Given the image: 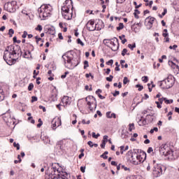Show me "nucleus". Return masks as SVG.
<instances>
[{"label":"nucleus","mask_w":179,"mask_h":179,"mask_svg":"<svg viewBox=\"0 0 179 179\" xmlns=\"http://www.w3.org/2000/svg\"><path fill=\"white\" fill-rule=\"evenodd\" d=\"M19 57H22V48L20 45L7 46L3 58L8 65H13Z\"/></svg>","instance_id":"obj_1"},{"label":"nucleus","mask_w":179,"mask_h":179,"mask_svg":"<svg viewBox=\"0 0 179 179\" xmlns=\"http://www.w3.org/2000/svg\"><path fill=\"white\" fill-rule=\"evenodd\" d=\"M62 59L64 62L65 68L68 69H75L80 64V59L72 55L71 52H67L62 56Z\"/></svg>","instance_id":"obj_2"},{"label":"nucleus","mask_w":179,"mask_h":179,"mask_svg":"<svg viewBox=\"0 0 179 179\" xmlns=\"http://www.w3.org/2000/svg\"><path fill=\"white\" fill-rule=\"evenodd\" d=\"M128 155H131V163L135 166L143 163L146 160V152L141 150H134V152L129 150Z\"/></svg>","instance_id":"obj_3"},{"label":"nucleus","mask_w":179,"mask_h":179,"mask_svg":"<svg viewBox=\"0 0 179 179\" xmlns=\"http://www.w3.org/2000/svg\"><path fill=\"white\" fill-rule=\"evenodd\" d=\"M71 175L66 172L61 171L59 169L55 166L51 168V172L48 173L45 179H69Z\"/></svg>","instance_id":"obj_4"},{"label":"nucleus","mask_w":179,"mask_h":179,"mask_svg":"<svg viewBox=\"0 0 179 179\" xmlns=\"http://www.w3.org/2000/svg\"><path fill=\"white\" fill-rule=\"evenodd\" d=\"M62 14L66 20H71L73 16V1L66 0L64 6L62 7Z\"/></svg>","instance_id":"obj_5"},{"label":"nucleus","mask_w":179,"mask_h":179,"mask_svg":"<svg viewBox=\"0 0 179 179\" xmlns=\"http://www.w3.org/2000/svg\"><path fill=\"white\" fill-rule=\"evenodd\" d=\"M39 17L41 20H45L47 17L51 16L52 12V7L50 4L42 5L38 9Z\"/></svg>","instance_id":"obj_6"},{"label":"nucleus","mask_w":179,"mask_h":179,"mask_svg":"<svg viewBox=\"0 0 179 179\" xmlns=\"http://www.w3.org/2000/svg\"><path fill=\"white\" fill-rule=\"evenodd\" d=\"M158 85H159V87L164 90H167V89L173 87V86H174V80H173V76H169L166 79L158 82Z\"/></svg>","instance_id":"obj_7"},{"label":"nucleus","mask_w":179,"mask_h":179,"mask_svg":"<svg viewBox=\"0 0 179 179\" xmlns=\"http://www.w3.org/2000/svg\"><path fill=\"white\" fill-rule=\"evenodd\" d=\"M152 164H153L152 174L154 177L155 178L160 177V176L163 174V169L166 170V167L156 163V160L152 161Z\"/></svg>","instance_id":"obj_8"},{"label":"nucleus","mask_w":179,"mask_h":179,"mask_svg":"<svg viewBox=\"0 0 179 179\" xmlns=\"http://www.w3.org/2000/svg\"><path fill=\"white\" fill-rule=\"evenodd\" d=\"M16 5H17V2L16 1L7 2L4 4L3 9L10 13H15L16 12Z\"/></svg>","instance_id":"obj_9"},{"label":"nucleus","mask_w":179,"mask_h":179,"mask_svg":"<svg viewBox=\"0 0 179 179\" xmlns=\"http://www.w3.org/2000/svg\"><path fill=\"white\" fill-rule=\"evenodd\" d=\"M104 41H110V45L112 47L110 48L112 51H118V48H120V43H118V38H113L111 39H104Z\"/></svg>","instance_id":"obj_10"},{"label":"nucleus","mask_w":179,"mask_h":179,"mask_svg":"<svg viewBox=\"0 0 179 179\" xmlns=\"http://www.w3.org/2000/svg\"><path fill=\"white\" fill-rule=\"evenodd\" d=\"M169 150H170V147L167 144H162L159 147V153L162 156H167Z\"/></svg>","instance_id":"obj_11"},{"label":"nucleus","mask_w":179,"mask_h":179,"mask_svg":"<svg viewBox=\"0 0 179 179\" xmlns=\"http://www.w3.org/2000/svg\"><path fill=\"white\" fill-rule=\"evenodd\" d=\"M146 20H148V23L145 24V26H147V29L148 30H150L151 27H153V23H155V20H156V18L149 16L145 19Z\"/></svg>","instance_id":"obj_12"},{"label":"nucleus","mask_w":179,"mask_h":179,"mask_svg":"<svg viewBox=\"0 0 179 179\" xmlns=\"http://www.w3.org/2000/svg\"><path fill=\"white\" fill-rule=\"evenodd\" d=\"M87 26V30H89V31H94V30H96V27L94 26V20H90L88 21V22L86 24Z\"/></svg>","instance_id":"obj_13"},{"label":"nucleus","mask_w":179,"mask_h":179,"mask_svg":"<svg viewBox=\"0 0 179 179\" xmlns=\"http://www.w3.org/2000/svg\"><path fill=\"white\" fill-rule=\"evenodd\" d=\"M57 122H59V124L57 125V127H59V125H61V119L57 118V120H53L52 121V128L54 131L55 129H57Z\"/></svg>","instance_id":"obj_14"},{"label":"nucleus","mask_w":179,"mask_h":179,"mask_svg":"<svg viewBox=\"0 0 179 179\" xmlns=\"http://www.w3.org/2000/svg\"><path fill=\"white\" fill-rule=\"evenodd\" d=\"M62 103H63V104H66V106L71 104V101L69 99V96H64L63 97V99H62Z\"/></svg>","instance_id":"obj_15"},{"label":"nucleus","mask_w":179,"mask_h":179,"mask_svg":"<svg viewBox=\"0 0 179 179\" xmlns=\"http://www.w3.org/2000/svg\"><path fill=\"white\" fill-rule=\"evenodd\" d=\"M3 120L5 121V122H9V121H10V115H9V113H6L3 115Z\"/></svg>","instance_id":"obj_16"},{"label":"nucleus","mask_w":179,"mask_h":179,"mask_svg":"<svg viewBox=\"0 0 179 179\" xmlns=\"http://www.w3.org/2000/svg\"><path fill=\"white\" fill-rule=\"evenodd\" d=\"M106 117L107 118H117V115L115 113H111V112H107L106 113Z\"/></svg>","instance_id":"obj_17"},{"label":"nucleus","mask_w":179,"mask_h":179,"mask_svg":"<svg viewBox=\"0 0 179 179\" xmlns=\"http://www.w3.org/2000/svg\"><path fill=\"white\" fill-rule=\"evenodd\" d=\"M101 90H100V89H98L96 91V94H97L98 95V96L99 97V99H101V100H104V99H106V97L105 96H103L102 95H101V94L100 93H101Z\"/></svg>","instance_id":"obj_18"},{"label":"nucleus","mask_w":179,"mask_h":179,"mask_svg":"<svg viewBox=\"0 0 179 179\" xmlns=\"http://www.w3.org/2000/svg\"><path fill=\"white\" fill-rule=\"evenodd\" d=\"M48 34H50V36H54L55 34V29L54 27L49 28L48 29Z\"/></svg>","instance_id":"obj_19"},{"label":"nucleus","mask_w":179,"mask_h":179,"mask_svg":"<svg viewBox=\"0 0 179 179\" xmlns=\"http://www.w3.org/2000/svg\"><path fill=\"white\" fill-rule=\"evenodd\" d=\"M174 152L169 148V150H168L167 152V156H169V157H173Z\"/></svg>","instance_id":"obj_20"},{"label":"nucleus","mask_w":179,"mask_h":179,"mask_svg":"<svg viewBox=\"0 0 179 179\" xmlns=\"http://www.w3.org/2000/svg\"><path fill=\"white\" fill-rule=\"evenodd\" d=\"M145 120H147V121H148V122H152V121H153V116H152L150 115H147Z\"/></svg>","instance_id":"obj_21"},{"label":"nucleus","mask_w":179,"mask_h":179,"mask_svg":"<svg viewBox=\"0 0 179 179\" xmlns=\"http://www.w3.org/2000/svg\"><path fill=\"white\" fill-rule=\"evenodd\" d=\"M129 131H130V132H132V130L133 129H135V124H134V123H131V124H129Z\"/></svg>","instance_id":"obj_22"},{"label":"nucleus","mask_w":179,"mask_h":179,"mask_svg":"<svg viewBox=\"0 0 179 179\" xmlns=\"http://www.w3.org/2000/svg\"><path fill=\"white\" fill-rule=\"evenodd\" d=\"M128 48H130V50H131V51H134V48H136V43H134L133 45L132 44H129L127 45Z\"/></svg>","instance_id":"obj_23"},{"label":"nucleus","mask_w":179,"mask_h":179,"mask_svg":"<svg viewBox=\"0 0 179 179\" xmlns=\"http://www.w3.org/2000/svg\"><path fill=\"white\" fill-rule=\"evenodd\" d=\"M13 34H15V30H13V29H10L8 30L9 37H13Z\"/></svg>","instance_id":"obj_24"},{"label":"nucleus","mask_w":179,"mask_h":179,"mask_svg":"<svg viewBox=\"0 0 179 179\" xmlns=\"http://www.w3.org/2000/svg\"><path fill=\"white\" fill-rule=\"evenodd\" d=\"M116 29L117 31L122 30L124 29V24L122 22L119 23V26Z\"/></svg>","instance_id":"obj_25"},{"label":"nucleus","mask_w":179,"mask_h":179,"mask_svg":"<svg viewBox=\"0 0 179 179\" xmlns=\"http://www.w3.org/2000/svg\"><path fill=\"white\" fill-rule=\"evenodd\" d=\"M83 64H84V69H87V68H89V61L85 60Z\"/></svg>","instance_id":"obj_26"},{"label":"nucleus","mask_w":179,"mask_h":179,"mask_svg":"<svg viewBox=\"0 0 179 179\" xmlns=\"http://www.w3.org/2000/svg\"><path fill=\"white\" fill-rule=\"evenodd\" d=\"M164 103H166V104H171V103H173V99L169 100L167 99V98H164Z\"/></svg>","instance_id":"obj_27"},{"label":"nucleus","mask_w":179,"mask_h":179,"mask_svg":"<svg viewBox=\"0 0 179 179\" xmlns=\"http://www.w3.org/2000/svg\"><path fill=\"white\" fill-rule=\"evenodd\" d=\"M34 88V85L33 83H30L28 86L29 92H31V90H33Z\"/></svg>","instance_id":"obj_28"},{"label":"nucleus","mask_w":179,"mask_h":179,"mask_svg":"<svg viewBox=\"0 0 179 179\" xmlns=\"http://www.w3.org/2000/svg\"><path fill=\"white\" fill-rule=\"evenodd\" d=\"M107 82H113V79H114V76L110 75L109 77H106Z\"/></svg>","instance_id":"obj_29"},{"label":"nucleus","mask_w":179,"mask_h":179,"mask_svg":"<svg viewBox=\"0 0 179 179\" xmlns=\"http://www.w3.org/2000/svg\"><path fill=\"white\" fill-rule=\"evenodd\" d=\"M14 148H16L17 150H20V145L19 143H16V142L13 143Z\"/></svg>","instance_id":"obj_30"},{"label":"nucleus","mask_w":179,"mask_h":179,"mask_svg":"<svg viewBox=\"0 0 179 179\" xmlns=\"http://www.w3.org/2000/svg\"><path fill=\"white\" fill-rule=\"evenodd\" d=\"M92 104H93V103L87 101L88 108L90 110V111H93V107H92Z\"/></svg>","instance_id":"obj_31"},{"label":"nucleus","mask_w":179,"mask_h":179,"mask_svg":"<svg viewBox=\"0 0 179 179\" xmlns=\"http://www.w3.org/2000/svg\"><path fill=\"white\" fill-rule=\"evenodd\" d=\"M163 37H169V33H167V29H164V33L162 34Z\"/></svg>","instance_id":"obj_32"},{"label":"nucleus","mask_w":179,"mask_h":179,"mask_svg":"<svg viewBox=\"0 0 179 179\" xmlns=\"http://www.w3.org/2000/svg\"><path fill=\"white\" fill-rule=\"evenodd\" d=\"M77 43L80 44L82 47L85 46V43L82 41V40H80V38L77 39Z\"/></svg>","instance_id":"obj_33"},{"label":"nucleus","mask_w":179,"mask_h":179,"mask_svg":"<svg viewBox=\"0 0 179 179\" xmlns=\"http://www.w3.org/2000/svg\"><path fill=\"white\" fill-rule=\"evenodd\" d=\"M136 87H138V92H142V90H143V86L139 84H137Z\"/></svg>","instance_id":"obj_34"},{"label":"nucleus","mask_w":179,"mask_h":179,"mask_svg":"<svg viewBox=\"0 0 179 179\" xmlns=\"http://www.w3.org/2000/svg\"><path fill=\"white\" fill-rule=\"evenodd\" d=\"M131 29H132V30H134V31H135V33H137V31H139V29H138L136 27H135V24H134L131 26Z\"/></svg>","instance_id":"obj_35"},{"label":"nucleus","mask_w":179,"mask_h":179,"mask_svg":"<svg viewBox=\"0 0 179 179\" xmlns=\"http://www.w3.org/2000/svg\"><path fill=\"white\" fill-rule=\"evenodd\" d=\"M121 169H122L123 170H124V171H131V169L127 166H125V165H122L121 166Z\"/></svg>","instance_id":"obj_36"},{"label":"nucleus","mask_w":179,"mask_h":179,"mask_svg":"<svg viewBox=\"0 0 179 179\" xmlns=\"http://www.w3.org/2000/svg\"><path fill=\"white\" fill-rule=\"evenodd\" d=\"M106 143H107V141H102L101 144V149H104V148H106Z\"/></svg>","instance_id":"obj_37"},{"label":"nucleus","mask_w":179,"mask_h":179,"mask_svg":"<svg viewBox=\"0 0 179 179\" xmlns=\"http://www.w3.org/2000/svg\"><path fill=\"white\" fill-rule=\"evenodd\" d=\"M128 52V49L124 48L122 51V57H125V55Z\"/></svg>","instance_id":"obj_38"},{"label":"nucleus","mask_w":179,"mask_h":179,"mask_svg":"<svg viewBox=\"0 0 179 179\" xmlns=\"http://www.w3.org/2000/svg\"><path fill=\"white\" fill-rule=\"evenodd\" d=\"M127 83H129V80H128V77H124L123 79V84L127 85Z\"/></svg>","instance_id":"obj_39"},{"label":"nucleus","mask_w":179,"mask_h":179,"mask_svg":"<svg viewBox=\"0 0 179 179\" xmlns=\"http://www.w3.org/2000/svg\"><path fill=\"white\" fill-rule=\"evenodd\" d=\"M143 117H141V118L138 122V124L140 127H143Z\"/></svg>","instance_id":"obj_40"},{"label":"nucleus","mask_w":179,"mask_h":179,"mask_svg":"<svg viewBox=\"0 0 179 179\" xmlns=\"http://www.w3.org/2000/svg\"><path fill=\"white\" fill-rule=\"evenodd\" d=\"M38 122L39 123L37 124V127L40 128L41 125H43V120H41V119H38Z\"/></svg>","instance_id":"obj_41"},{"label":"nucleus","mask_w":179,"mask_h":179,"mask_svg":"<svg viewBox=\"0 0 179 179\" xmlns=\"http://www.w3.org/2000/svg\"><path fill=\"white\" fill-rule=\"evenodd\" d=\"M37 100H38V99L37 98V96H31V102L34 103V101H37Z\"/></svg>","instance_id":"obj_42"},{"label":"nucleus","mask_w":179,"mask_h":179,"mask_svg":"<svg viewBox=\"0 0 179 179\" xmlns=\"http://www.w3.org/2000/svg\"><path fill=\"white\" fill-rule=\"evenodd\" d=\"M35 29L37 30L38 31H41V30H43V27L38 24Z\"/></svg>","instance_id":"obj_43"},{"label":"nucleus","mask_w":179,"mask_h":179,"mask_svg":"<svg viewBox=\"0 0 179 179\" xmlns=\"http://www.w3.org/2000/svg\"><path fill=\"white\" fill-rule=\"evenodd\" d=\"M143 79V82H144V83H147L148 80H149V78H148V76H143L142 78Z\"/></svg>","instance_id":"obj_44"},{"label":"nucleus","mask_w":179,"mask_h":179,"mask_svg":"<svg viewBox=\"0 0 179 179\" xmlns=\"http://www.w3.org/2000/svg\"><path fill=\"white\" fill-rule=\"evenodd\" d=\"M30 120H31V124H35L36 121H35L34 120H33V117L29 116V117H28V121H30Z\"/></svg>","instance_id":"obj_45"},{"label":"nucleus","mask_w":179,"mask_h":179,"mask_svg":"<svg viewBox=\"0 0 179 179\" xmlns=\"http://www.w3.org/2000/svg\"><path fill=\"white\" fill-rule=\"evenodd\" d=\"M113 64H114V60L113 59H110L106 62V65H113Z\"/></svg>","instance_id":"obj_46"},{"label":"nucleus","mask_w":179,"mask_h":179,"mask_svg":"<svg viewBox=\"0 0 179 179\" xmlns=\"http://www.w3.org/2000/svg\"><path fill=\"white\" fill-rule=\"evenodd\" d=\"M178 47V45H173V46L170 45L169 49L170 50H176V48H177Z\"/></svg>","instance_id":"obj_47"},{"label":"nucleus","mask_w":179,"mask_h":179,"mask_svg":"<svg viewBox=\"0 0 179 179\" xmlns=\"http://www.w3.org/2000/svg\"><path fill=\"white\" fill-rule=\"evenodd\" d=\"M39 108L40 110H43V113H45L47 111V109H45V107L43 106H39Z\"/></svg>","instance_id":"obj_48"},{"label":"nucleus","mask_w":179,"mask_h":179,"mask_svg":"<svg viewBox=\"0 0 179 179\" xmlns=\"http://www.w3.org/2000/svg\"><path fill=\"white\" fill-rule=\"evenodd\" d=\"M120 94V91H115L113 94V96L114 97H117Z\"/></svg>","instance_id":"obj_49"},{"label":"nucleus","mask_w":179,"mask_h":179,"mask_svg":"<svg viewBox=\"0 0 179 179\" xmlns=\"http://www.w3.org/2000/svg\"><path fill=\"white\" fill-rule=\"evenodd\" d=\"M22 38H26L27 37V31H24L23 34L22 35Z\"/></svg>","instance_id":"obj_50"},{"label":"nucleus","mask_w":179,"mask_h":179,"mask_svg":"<svg viewBox=\"0 0 179 179\" xmlns=\"http://www.w3.org/2000/svg\"><path fill=\"white\" fill-rule=\"evenodd\" d=\"M155 103L157 104V108H162V105L160 104V102L155 101Z\"/></svg>","instance_id":"obj_51"},{"label":"nucleus","mask_w":179,"mask_h":179,"mask_svg":"<svg viewBox=\"0 0 179 179\" xmlns=\"http://www.w3.org/2000/svg\"><path fill=\"white\" fill-rule=\"evenodd\" d=\"M164 97H162V98H159V101L160 103V104H163V102L164 101Z\"/></svg>","instance_id":"obj_52"},{"label":"nucleus","mask_w":179,"mask_h":179,"mask_svg":"<svg viewBox=\"0 0 179 179\" xmlns=\"http://www.w3.org/2000/svg\"><path fill=\"white\" fill-rule=\"evenodd\" d=\"M80 170L82 173H85V170H86V166H80Z\"/></svg>","instance_id":"obj_53"},{"label":"nucleus","mask_w":179,"mask_h":179,"mask_svg":"<svg viewBox=\"0 0 179 179\" xmlns=\"http://www.w3.org/2000/svg\"><path fill=\"white\" fill-rule=\"evenodd\" d=\"M104 154H102L100 157H102L103 159H104V160H107V159H108V157L107 155H105Z\"/></svg>","instance_id":"obj_54"},{"label":"nucleus","mask_w":179,"mask_h":179,"mask_svg":"<svg viewBox=\"0 0 179 179\" xmlns=\"http://www.w3.org/2000/svg\"><path fill=\"white\" fill-rule=\"evenodd\" d=\"M58 37H59V40H64V36H62V33H59Z\"/></svg>","instance_id":"obj_55"},{"label":"nucleus","mask_w":179,"mask_h":179,"mask_svg":"<svg viewBox=\"0 0 179 179\" xmlns=\"http://www.w3.org/2000/svg\"><path fill=\"white\" fill-rule=\"evenodd\" d=\"M35 39L36 40V43H38V41H43V39L41 38H38V36H35Z\"/></svg>","instance_id":"obj_56"},{"label":"nucleus","mask_w":179,"mask_h":179,"mask_svg":"<svg viewBox=\"0 0 179 179\" xmlns=\"http://www.w3.org/2000/svg\"><path fill=\"white\" fill-rule=\"evenodd\" d=\"M40 80H41V78H40V77L36 78V83L38 85H40L41 83V82H40Z\"/></svg>","instance_id":"obj_57"},{"label":"nucleus","mask_w":179,"mask_h":179,"mask_svg":"<svg viewBox=\"0 0 179 179\" xmlns=\"http://www.w3.org/2000/svg\"><path fill=\"white\" fill-rule=\"evenodd\" d=\"M147 152L148 153H152V152H153V148L152 147H149Z\"/></svg>","instance_id":"obj_58"},{"label":"nucleus","mask_w":179,"mask_h":179,"mask_svg":"<svg viewBox=\"0 0 179 179\" xmlns=\"http://www.w3.org/2000/svg\"><path fill=\"white\" fill-rule=\"evenodd\" d=\"M85 90H90V92H92V90H93V88H92V87L89 88V85H86Z\"/></svg>","instance_id":"obj_59"},{"label":"nucleus","mask_w":179,"mask_h":179,"mask_svg":"<svg viewBox=\"0 0 179 179\" xmlns=\"http://www.w3.org/2000/svg\"><path fill=\"white\" fill-rule=\"evenodd\" d=\"M166 13H167V8H164V12L162 13V16H166Z\"/></svg>","instance_id":"obj_60"},{"label":"nucleus","mask_w":179,"mask_h":179,"mask_svg":"<svg viewBox=\"0 0 179 179\" xmlns=\"http://www.w3.org/2000/svg\"><path fill=\"white\" fill-rule=\"evenodd\" d=\"M87 145H89L90 147L93 148V142L92 141H88Z\"/></svg>","instance_id":"obj_61"},{"label":"nucleus","mask_w":179,"mask_h":179,"mask_svg":"<svg viewBox=\"0 0 179 179\" xmlns=\"http://www.w3.org/2000/svg\"><path fill=\"white\" fill-rule=\"evenodd\" d=\"M144 143L145 144V145H148V144H149V143H150V140H149V139H145V141H144Z\"/></svg>","instance_id":"obj_62"},{"label":"nucleus","mask_w":179,"mask_h":179,"mask_svg":"<svg viewBox=\"0 0 179 179\" xmlns=\"http://www.w3.org/2000/svg\"><path fill=\"white\" fill-rule=\"evenodd\" d=\"M124 64H125V60H120V64L122 68H124Z\"/></svg>","instance_id":"obj_63"},{"label":"nucleus","mask_w":179,"mask_h":179,"mask_svg":"<svg viewBox=\"0 0 179 179\" xmlns=\"http://www.w3.org/2000/svg\"><path fill=\"white\" fill-rule=\"evenodd\" d=\"M148 124L147 120L146 119H143V126L146 125Z\"/></svg>","instance_id":"obj_64"}]
</instances>
